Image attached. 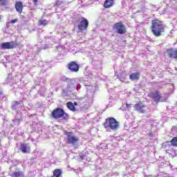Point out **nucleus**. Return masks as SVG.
I'll return each instance as SVG.
<instances>
[{"label":"nucleus","instance_id":"412c9836","mask_svg":"<svg viewBox=\"0 0 177 177\" xmlns=\"http://www.w3.org/2000/svg\"><path fill=\"white\" fill-rule=\"evenodd\" d=\"M39 23L40 26H46L48 24V21H46V19L40 20Z\"/></svg>","mask_w":177,"mask_h":177},{"label":"nucleus","instance_id":"f3484780","mask_svg":"<svg viewBox=\"0 0 177 177\" xmlns=\"http://www.w3.org/2000/svg\"><path fill=\"white\" fill-rule=\"evenodd\" d=\"M66 107H68V110H71V111H75V106H74V104H73L71 101L66 103Z\"/></svg>","mask_w":177,"mask_h":177},{"label":"nucleus","instance_id":"aec40b11","mask_svg":"<svg viewBox=\"0 0 177 177\" xmlns=\"http://www.w3.org/2000/svg\"><path fill=\"white\" fill-rule=\"evenodd\" d=\"M64 0H57L54 4V6H60L63 5Z\"/></svg>","mask_w":177,"mask_h":177},{"label":"nucleus","instance_id":"4be33fe9","mask_svg":"<svg viewBox=\"0 0 177 177\" xmlns=\"http://www.w3.org/2000/svg\"><path fill=\"white\" fill-rule=\"evenodd\" d=\"M6 3H8V0H0V5H1V6H5Z\"/></svg>","mask_w":177,"mask_h":177},{"label":"nucleus","instance_id":"5701e85b","mask_svg":"<svg viewBox=\"0 0 177 177\" xmlns=\"http://www.w3.org/2000/svg\"><path fill=\"white\" fill-rule=\"evenodd\" d=\"M68 80H70L68 77H66V76H62L61 77V81H62V82H67V81H68Z\"/></svg>","mask_w":177,"mask_h":177},{"label":"nucleus","instance_id":"dca6fc26","mask_svg":"<svg viewBox=\"0 0 177 177\" xmlns=\"http://www.w3.org/2000/svg\"><path fill=\"white\" fill-rule=\"evenodd\" d=\"M140 78V73L139 72L131 73L129 75V80H131V81L138 80Z\"/></svg>","mask_w":177,"mask_h":177},{"label":"nucleus","instance_id":"f8f14e48","mask_svg":"<svg viewBox=\"0 0 177 177\" xmlns=\"http://www.w3.org/2000/svg\"><path fill=\"white\" fill-rule=\"evenodd\" d=\"M114 0H105L103 6L104 9H110L114 6Z\"/></svg>","mask_w":177,"mask_h":177},{"label":"nucleus","instance_id":"9d476101","mask_svg":"<svg viewBox=\"0 0 177 177\" xmlns=\"http://www.w3.org/2000/svg\"><path fill=\"white\" fill-rule=\"evenodd\" d=\"M166 53L169 59H175L177 60V48H168L166 50Z\"/></svg>","mask_w":177,"mask_h":177},{"label":"nucleus","instance_id":"b1692460","mask_svg":"<svg viewBox=\"0 0 177 177\" xmlns=\"http://www.w3.org/2000/svg\"><path fill=\"white\" fill-rule=\"evenodd\" d=\"M19 104H21V102L19 101H15L14 107H16L19 106Z\"/></svg>","mask_w":177,"mask_h":177},{"label":"nucleus","instance_id":"a878e982","mask_svg":"<svg viewBox=\"0 0 177 177\" xmlns=\"http://www.w3.org/2000/svg\"><path fill=\"white\" fill-rule=\"evenodd\" d=\"M32 2L35 6H37V5H38V0H32Z\"/></svg>","mask_w":177,"mask_h":177},{"label":"nucleus","instance_id":"2eb2a0df","mask_svg":"<svg viewBox=\"0 0 177 177\" xmlns=\"http://www.w3.org/2000/svg\"><path fill=\"white\" fill-rule=\"evenodd\" d=\"M24 173L23 171H20L19 169H17L16 171H12L10 174L11 177H23Z\"/></svg>","mask_w":177,"mask_h":177},{"label":"nucleus","instance_id":"393cba45","mask_svg":"<svg viewBox=\"0 0 177 177\" xmlns=\"http://www.w3.org/2000/svg\"><path fill=\"white\" fill-rule=\"evenodd\" d=\"M17 21H19V19H14V20H11V21H10V23H11L12 24H15V23H17Z\"/></svg>","mask_w":177,"mask_h":177},{"label":"nucleus","instance_id":"0eeeda50","mask_svg":"<svg viewBox=\"0 0 177 177\" xmlns=\"http://www.w3.org/2000/svg\"><path fill=\"white\" fill-rule=\"evenodd\" d=\"M65 135L67 136V142L68 145H77L80 142L78 137H75L73 135L71 131H65Z\"/></svg>","mask_w":177,"mask_h":177},{"label":"nucleus","instance_id":"bb28decb","mask_svg":"<svg viewBox=\"0 0 177 177\" xmlns=\"http://www.w3.org/2000/svg\"><path fill=\"white\" fill-rule=\"evenodd\" d=\"M131 106H132V104H128V103L126 104L127 109H129L130 107H131Z\"/></svg>","mask_w":177,"mask_h":177},{"label":"nucleus","instance_id":"f03ea898","mask_svg":"<svg viewBox=\"0 0 177 177\" xmlns=\"http://www.w3.org/2000/svg\"><path fill=\"white\" fill-rule=\"evenodd\" d=\"M51 115L55 120H60L62 121H68L69 118L68 114L62 108H56L51 112Z\"/></svg>","mask_w":177,"mask_h":177},{"label":"nucleus","instance_id":"f257e3e1","mask_svg":"<svg viewBox=\"0 0 177 177\" xmlns=\"http://www.w3.org/2000/svg\"><path fill=\"white\" fill-rule=\"evenodd\" d=\"M151 31L154 37H161L165 32L164 22L158 19L151 20Z\"/></svg>","mask_w":177,"mask_h":177},{"label":"nucleus","instance_id":"20e7f679","mask_svg":"<svg viewBox=\"0 0 177 177\" xmlns=\"http://www.w3.org/2000/svg\"><path fill=\"white\" fill-rule=\"evenodd\" d=\"M113 28L116 31L117 34H127V26L122 23V21L115 23Z\"/></svg>","mask_w":177,"mask_h":177},{"label":"nucleus","instance_id":"39448f33","mask_svg":"<svg viewBox=\"0 0 177 177\" xmlns=\"http://www.w3.org/2000/svg\"><path fill=\"white\" fill-rule=\"evenodd\" d=\"M133 107L134 110L140 114H145V113H147V110H149V107L144 104L142 101L137 102Z\"/></svg>","mask_w":177,"mask_h":177},{"label":"nucleus","instance_id":"6ab92c4d","mask_svg":"<svg viewBox=\"0 0 177 177\" xmlns=\"http://www.w3.org/2000/svg\"><path fill=\"white\" fill-rule=\"evenodd\" d=\"M170 143L174 147H177V137H174L170 140Z\"/></svg>","mask_w":177,"mask_h":177},{"label":"nucleus","instance_id":"4468645a","mask_svg":"<svg viewBox=\"0 0 177 177\" xmlns=\"http://www.w3.org/2000/svg\"><path fill=\"white\" fill-rule=\"evenodd\" d=\"M23 2L21 1H16L15 3V9L18 13H23Z\"/></svg>","mask_w":177,"mask_h":177},{"label":"nucleus","instance_id":"a211bd4d","mask_svg":"<svg viewBox=\"0 0 177 177\" xmlns=\"http://www.w3.org/2000/svg\"><path fill=\"white\" fill-rule=\"evenodd\" d=\"M55 177H60L62 176V170H60L59 169H56L54 170L53 171V176Z\"/></svg>","mask_w":177,"mask_h":177},{"label":"nucleus","instance_id":"cd10ccee","mask_svg":"<svg viewBox=\"0 0 177 177\" xmlns=\"http://www.w3.org/2000/svg\"><path fill=\"white\" fill-rule=\"evenodd\" d=\"M165 143H169V141H166Z\"/></svg>","mask_w":177,"mask_h":177},{"label":"nucleus","instance_id":"7ed1b4c3","mask_svg":"<svg viewBox=\"0 0 177 177\" xmlns=\"http://www.w3.org/2000/svg\"><path fill=\"white\" fill-rule=\"evenodd\" d=\"M105 129H111V131H117L120 128V122L114 118H108L103 124Z\"/></svg>","mask_w":177,"mask_h":177},{"label":"nucleus","instance_id":"6e6552de","mask_svg":"<svg viewBox=\"0 0 177 177\" xmlns=\"http://www.w3.org/2000/svg\"><path fill=\"white\" fill-rule=\"evenodd\" d=\"M149 97L152 99V100L155 101L156 103L161 102V99H162L161 93H160V91H158L151 92L149 95Z\"/></svg>","mask_w":177,"mask_h":177},{"label":"nucleus","instance_id":"423d86ee","mask_svg":"<svg viewBox=\"0 0 177 177\" xmlns=\"http://www.w3.org/2000/svg\"><path fill=\"white\" fill-rule=\"evenodd\" d=\"M77 28L80 31H85L89 26V21L85 17H82L78 20Z\"/></svg>","mask_w":177,"mask_h":177},{"label":"nucleus","instance_id":"ddd939ff","mask_svg":"<svg viewBox=\"0 0 177 177\" xmlns=\"http://www.w3.org/2000/svg\"><path fill=\"white\" fill-rule=\"evenodd\" d=\"M20 150L22 153L26 154V153H30L31 151V147H28L27 144H21Z\"/></svg>","mask_w":177,"mask_h":177},{"label":"nucleus","instance_id":"9b49d317","mask_svg":"<svg viewBox=\"0 0 177 177\" xmlns=\"http://www.w3.org/2000/svg\"><path fill=\"white\" fill-rule=\"evenodd\" d=\"M68 68L70 71H72V73H77L80 71V65H78L77 62L72 61L68 64Z\"/></svg>","mask_w":177,"mask_h":177},{"label":"nucleus","instance_id":"1a4fd4ad","mask_svg":"<svg viewBox=\"0 0 177 177\" xmlns=\"http://www.w3.org/2000/svg\"><path fill=\"white\" fill-rule=\"evenodd\" d=\"M17 46H19V44L15 43V41H7L1 44V48L3 49H15Z\"/></svg>","mask_w":177,"mask_h":177}]
</instances>
